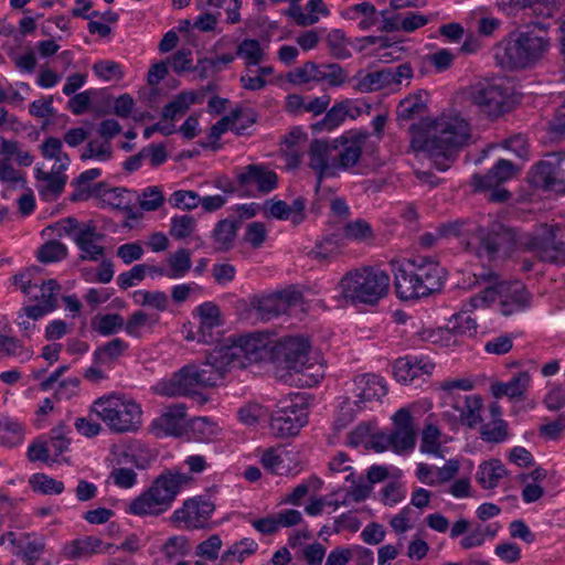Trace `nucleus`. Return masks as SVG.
Instances as JSON below:
<instances>
[{
	"label": "nucleus",
	"instance_id": "nucleus-1",
	"mask_svg": "<svg viewBox=\"0 0 565 565\" xmlns=\"http://www.w3.org/2000/svg\"><path fill=\"white\" fill-rule=\"evenodd\" d=\"M279 358H284L288 370L301 374L299 382L302 385L313 386L323 377L319 353L302 338L276 341L269 333L255 332L228 338L212 351V361L218 363L223 373L228 367H244L259 360Z\"/></svg>",
	"mask_w": 565,
	"mask_h": 565
},
{
	"label": "nucleus",
	"instance_id": "nucleus-2",
	"mask_svg": "<svg viewBox=\"0 0 565 565\" xmlns=\"http://www.w3.org/2000/svg\"><path fill=\"white\" fill-rule=\"evenodd\" d=\"M411 148L427 156L440 171L450 167L456 153L470 139V126L458 113L424 118L409 128Z\"/></svg>",
	"mask_w": 565,
	"mask_h": 565
},
{
	"label": "nucleus",
	"instance_id": "nucleus-3",
	"mask_svg": "<svg viewBox=\"0 0 565 565\" xmlns=\"http://www.w3.org/2000/svg\"><path fill=\"white\" fill-rule=\"evenodd\" d=\"M192 480L190 475L179 470L164 471L126 504L125 512L139 518L160 516L172 508Z\"/></svg>",
	"mask_w": 565,
	"mask_h": 565
},
{
	"label": "nucleus",
	"instance_id": "nucleus-4",
	"mask_svg": "<svg viewBox=\"0 0 565 565\" xmlns=\"http://www.w3.org/2000/svg\"><path fill=\"white\" fill-rule=\"evenodd\" d=\"M444 282V269L433 260L420 258L394 265V286L403 300L427 297L440 290Z\"/></svg>",
	"mask_w": 565,
	"mask_h": 565
},
{
	"label": "nucleus",
	"instance_id": "nucleus-5",
	"mask_svg": "<svg viewBox=\"0 0 565 565\" xmlns=\"http://www.w3.org/2000/svg\"><path fill=\"white\" fill-rule=\"evenodd\" d=\"M89 412L114 433H134L143 423L141 405L125 394H105L93 402Z\"/></svg>",
	"mask_w": 565,
	"mask_h": 565
},
{
	"label": "nucleus",
	"instance_id": "nucleus-6",
	"mask_svg": "<svg viewBox=\"0 0 565 565\" xmlns=\"http://www.w3.org/2000/svg\"><path fill=\"white\" fill-rule=\"evenodd\" d=\"M224 376L217 362L212 361V352L206 361L189 364L169 379L158 382L154 390L164 396H181L196 393L200 388L216 385Z\"/></svg>",
	"mask_w": 565,
	"mask_h": 565
},
{
	"label": "nucleus",
	"instance_id": "nucleus-7",
	"mask_svg": "<svg viewBox=\"0 0 565 565\" xmlns=\"http://www.w3.org/2000/svg\"><path fill=\"white\" fill-rule=\"evenodd\" d=\"M390 288V276L380 269L361 268L348 273L339 282L338 291L352 303L375 305Z\"/></svg>",
	"mask_w": 565,
	"mask_h": 565
},
{
	"label": "nucleus",
	"instance_id": "nucleus-8",
	"mask_svg": "<svg viewBox=\"0 0 565 565\" xmlns=\"http://www.w3.org/2000/svg\"><path fill=\"white\" fill-rule=\"evenodd\" d=\"M548 49L546 32L539 24L503 42L495 57L507 67H525L539 60Z\"/></svg>",
	"mask_w": 565,
	"mask_h": 565
},
{
	"label": "nucleus",
	"instance_id": "nucleus-9",
	"mask_svg": "<svg viewBox=\"0 0 565 565\" xmlns=\"http://www.w3.org/2000/svg\"><path fill=\"white\" fill-rule=\"evenodd\" d=\"M431 408V401L423 398L399 408L392 415L393 430L390 434L394 452L405 454L414 449L416 444L414 419L423 416Z\"/></svg>",
	"mask_w": 565,
	"mask_h": 565
},
{
	"label": "nucleus",
	"instance_id": "nucleus-10",
	"mask_svg": "<svg viewBox=\"0 0 565 565\" xmlns=\"http://www.w3.org/2000/svg\"><path fill=\"white\" fill-rule=\"evenodd\" d=\"M308 422L307 399L300 394H291L276 405L270 416V430L278 437L297 435Z\"/></svg>",
	"mask_w": 565,
	"mask_h": 565
},
{
	"label": "nucleus",
	"instance_id": "nucleus-11",
	"mask_svg": "<svg viewBox=\"0 0 565 565\" xmlns=\"http://www.w3.org/2000/svg\"><path fill=\"white\" fill-rule=\"evenodd\" d=\"M483 279L489 282L484 288H491L497 294L494 301H500L503 315H512L529 306L531 297L522 282L498 281V277L493 274L483 276Z\"/></svg>",
	"mask_w": 565,
	"mask_h": 565
},
{
	"label": "nucleus",
	"instance_id": "nucleus-12",
	"mask_svg": "<svg viewBox=\"0 0 565 565\" xmlns=\"http://www.w3.org/2000/svg\"><path fill=\"white\" fill-rule=\"evenodd\" d=\"M511 95L510 82L505 78H493L478 84L472 93L475 103L484 108L491 115L505 110Z\"/></svg>",
	"mask_w": 565,
	"mask_h": 565
},
{
	"label": "nucleus",
	"instance_id": "nucleus-13",
	"mask_svg": "<svg viewBox=\"0 0 565 565\" xmlns=\"http://www.w3.org/2000/svg\"><path fill=\"white\" fill-rule=\"evenodd\" d=\"M483 399L478 394L466 395L457 399L450 409L441 413V418L451 429L459 425L473 428L482 423Z\"/></svg>",
	"mask_w": 565,
	"mask_h": 565
},
{
	"label": "nucleus",
	"instance_id": "nucleus-14",
	"mask_svg": "<svg viewBox=\"0 0 565 565\" xmlns=\"http://www.w3.org/2000/svg\"><path fill=\"white\" fill-rule=\"evenodd\" d=\"M369 138L366 131L350 129L333 138L339 174L353 169L360 161L362 149Z\"/></svg>",
	"mask_w": 565,
	"mask_h": 565
},
{
	"label": "nucleus",
	"instance_id": "nucleus-15",
	"mask_svg": "<svg viewBox=\"0 0 565 565\" xmlns=\"http://www.w3.org/2000/svg\"><path fill=\"white\" fill-rule=\"evenodd\" d=\"M473 467L475 465L470 459L452 458L447 460L440 468L419 462L416 466L415 475L422 483L436 487L450 481L460 471L466 472V476H470Z\"/></svg>",
	"mask_w": 565,
	"mask_h": 565
},
{
	"label": "nucleus",
	"instance_id": "nucleus-16",
	"mask_svg": "<svg viewBox=\"0 0 565 565\" xmlns=\"http://www.w3.org/2000/svg\"><path fill=\"white\" fill-rule=\"evenodd\" d=\"M495 292L491 288H483L479 294L471 297L469 301L463 302L459 312L452 315L449 324L457 333L473 337L477 333V322L471 317L476 309L488 308L494 302Z\"/></svg>",
	"mask_w": 565,
	"mask_h": 565
},
{
	"label": "nucleus",
	"instance_id": "nucleus-17",
	"mask_svg": "<svg viewBox=\"0 0 565 565\" xmlns=\"http://www.w3.org/2000/svg\"><path fill=\"white\" fill-rule=\"evenodd\" d=\"M334 151L333 139L321 138L310 142L308 167L315 172L319 182L339 175Z\"/></svg>",
	"mask_w": 565,
	"mask_h": 565
},
{
	"label": "nucleus",
	"instance_id": "nucleus-18",
	"mask_svg": "<svg viewBox=\"0 0 565 565\" xmlns=\"http://www.w3.org/2000/svg\"><path fill=\"white\" fill-rule=\"evenodd\" d=\"M214 511V504L205 498L194 497L186 499L182 505L171 514L174 526L201 529L204 527Z\"/></svg>",
	"mask_w": 565,
	"mask_h": 565
},
{
	"label": "nucleus",
	"instance_id": "nucleus-19",
	"mask_svg": "<svg viewBox=\"0 0 565 565\" xmlns=\"http://www.w3.org/2000/svg\"><path fill=\"white\" fill-rule=\"evenodd\" d=\"M195 315L199 319L198 330L196 332L189 331L185 339L207 344L217 341L223 326L218 307L206 301L195 308Z\"/></svg>",
	"mask_w": 565,
	"mask_h": 565
},
{
	"label": "nucleus",
	"instance_id": "nucleus-20",
	"mask_svg": "<svg viewBox=\"0 0 565 565\" xmlns=\"http://www.w3.org/2000/svg\"><path fill=\"white\" fill-rule=\"evenodd\" d=\"M543 260L565 263V227L542 226L532 244Z\"/></svg>",
	"mask_w": 565,
	"mask_h": 565
},
{
	"label": "nucleus",
	"instance_id": "nucleus-21",
	"mask_svg": "<svg viewBox=\"0 0 565 565\" xmlns=\"http://www.w3.org/2000/svg\"><path fill=\"white\" fill-rule=\"evenodd\" d=\"M372 236L373 232L370 224L363 220H356L344 226L341 238L330 236L319 242L315 248V254L319 258H328L339 253L342 241L366 242Z\"/></svg>",
	"mask_w": 565,
	"mask_h": 565
},
{
	"label": "nucleus",
	"instance_id": "nucleus-22",
	"mask_svg": "<svg viewBox=\"0 0 565 565\" xmlns=\"http://www.w3.org/2000/svg\"><path fill=\"white\" fill-rule=\"evenodd\" d=\"M450 231L456 235L471 234V237L467 241V246L475 250L479 256L487 254L491 256L494 254L502 242L504 241L508 233H497L494 237L486 235L484 230L477 226L473 223H455L451 225Z\"/></svg>",
	"mask_w": 565,
	"mask_h": 565
},
{
	"label": "nucleus",
	"instance_id": "nucleus-23",
	"mask_svg": "<svg viewBox=\"0 0 565 565\" xmlns=\"http://www.w3.org/2000/svg\"><path fill=\"white\" fill-rule=\"evenodd\" d=\"M435 362L424 355H406L397 359L393 364V375L398 383L409 384L415 379L431 375Z\"/></svg>",
	"mask_w": 565,
	"mask_h": 565
},
{
	"label": "nucleus",
	"instance_id": "nucleus-24",
	"mask_svg": "<svg viewBox=\"0 0 565 565\" xmlns=\"http://www.w3.org/2000/svg\"><path fill=\"white\" fill-rule=\"evenodd\" d=\"M260 463L263 467L276 475L298 473L300 471V460L298 452L282 447L267 448L260 454Z\"/></svg>",
	"mask_w": 565,
	"mask_h": 565
},
{
	"label": "nucleus",
	"instance_id": "nucleus-25",
	"mask_svg": "<svg viewBox=\"0 0 565 565\" xmlns=\"http://www.w3.org/2000/svg\"><path fill=\"white\" fill-rule=\"evenodd\" d=\"M185 426V407L182 404H174L151 422L150 431L158 438L179 436Z\"/></svg>",
	"mask_w": 565,
	"mask_h": 565
},
{
	"label": "nucleus",
	"instance_id": "nucleus-26",
	"mask_svg": "<svg viewBox=\"0 0 565 565\" xmlns=\"http://www.w3.org/2000/svg\"><path fill=\"white\" fill-rule=\"evenodd\" d=\"M367 106L359 100L347 99L332 106L320 122L313 128L316 130L332 131L340 127L347 119H356L361 116Z\"/></svg>",
	"mask_w": 565,
	"mask_h": 565
},
{
	"label": "nucleus",
	"instance_id": "nucleus-27",
	"mask_svg": "<svg viewBox=\"0 0 565 565\" xmlns=\"http://www.w3.org/2000/svg\"><path fill=\"white\" fill-rule=\"evenodd\" d=\"M339 14L345 21L356 25L361 31H367L380 23L381 13L367 1L349 4L339 10Z\"/></svg>",
	"mask_w": 565,
	"mask_h": 565
},
{
	"label": "nucleus",
	"instance_id": "nucleus-28",
	"mask_svg": "<svg viewBox=\"0 0 565 565\" xmlns=\"http://www.w3.org/2000/svg\"><path fill=\"white\" fill-rule=\"evenodd\" d=\"M387 394V385L383 377L375 374L359 375L354 380L355 403L379 401Z\"/></svg>",
	"mask_w": 565,
	"mask_h": 565
},
{
	"label": "nucleus",
	"instance_id": "nucleus-29",
	"mask_svg": "<svg viewBox=\"0 0 565 565\" xmlns=\"http://www.w3.org/2000/svg\"><path fill=\"white\" fill-rule=\"evenodd\" d=\"M277 174L263 166H248L238 174L241 185L266 193L277 186Z\"/></svg>",
	"mask_w": 565,
	"mask_h": 565
},
{
	"label": "nucleus",
	"instance_id": "nucleus-30",
	"mask_svg": "<svg viewBox=\"0 0 565 565\" xmlns=\"http://www.w3.org/2000/svg\"><path fill=\"white\" fill-rule=\"evenodd\" d=\"M308 140V134L301 126L292 127L281 141V152L285 157L286 168L295 170L301 162V149Z\"/></svg>",
	"mask_w": 565,
	"mask_h": 565
},
{
	"label": "nucleus",
	"instance_id": "nucleus-31",
	"mask_svg": "<svg viewBox=\"0 0 565 565\" xmlns=\"http://www.w3.org/2000/svg\"><path fill=\"white\" fill-rule=\"evenodd\" d=\"M102 238L103 236L93 226L83 225L75 235V244L81 252L79 257L84 260H100L105 253Z\"/></svg>",
	"mask_w": 565,
	"mask_h": 565
},
{
	"label": "nucleus",
	"instance_id": "nucleus-32",
	"mask_svg": "<svg viewBox=\"0 0 565 565\" xmlns=\"http://www.w3.org/2000/svg\"><path fill=\"white\" fill-rule=\"evenodd\" d=\"M297 299L298 296L291 292L264 296L256 302L257 313L262 320H270L280 313L287 312Z\"/></svg>",
	"mask_w": 565,
	"mask_h": 565
},
{
	"label": "nucleus",
	"instance_id": "nucleus-33",
	"mask_svg": "<svg viewBox=\"0 0 565 565\" xmlns=\"http://www.w3.org/2000/svg\"><path fill=\"white\" fill-rule=\"evenodd\" d=\"M509 472L499 459L482 461L476 471V480L484 490H492L502 486L508 479Z\"/></svg>",
	"mask_w": 565,
	"mask_h": 565
},
{
	"label": "nucleus",
	"instance_id": "nucleus-34",
	"mask_svg": "<svg viewBox=\"0 0 565 565\" xmlns=\"http://www.w3.org/2000/svg\"><path fill=\"white\" fill-rule=\"evenodd\" d=\"M532 376L527 371H521L513 375L508 382L495 381L490 385V393L494 398H519L529 390Z\"/></svg>",
	"mask_w": 565,
	"mask_h": 565
},
{
	"label": "nucleus",
	"instance_id": "nucleus-35",
	"mask_svg": "<svg viewBox=\"0 0 565 565\" xmlns=\"http://www.w3.org/2000/svg\"><path fill=\"white\" fill-rule=\"evenodd\" d=\"M515 174V167L510 161L501 159L487 174L473 175L472 184L477 190L495 189L499 184L511 180Z\"/></svg>",
	"mask_w": 565,
	"mask_h": 565
},
{
	"label": "nucleus",
	"instance_id": "nucleus-36",
	"mask_svg": "<svg viewBox=\"0 0 565 565\" xmlns=\"http://www.w3.org/2000/svg\"><path fill=\"white\" fill-rule=\"evenodd\" d=\"M412 77L413 70L407 63L396 67H387L369 75L372 89H379L384 86L399 87L404 82L408 84Z\"/></svg>",
	"mask_w": 565,
	"mask_h": 565
},
{
	"label": "nucleus",
	"instance_id": "nucleus-37",
	"mask_svg": "<svg viewBox=\"0 0 565 565\" xmlns=\"http://www.w3.org/2000/svg\"><path fill=\"white\" fill-rule=\"evenodd\" d=\"M203 93L196 90L181 92L173 97L162 109V118L167 122H174V120L182 117L193 105L201 104L203 100Z\"/></svg>",
	"mask_w": 565,
	"mask_h": 565
},
{
	"label": "nucleus",
	"instance_id": "nucleus-38",
	"mask_svg": "<svg viewBox=\"0 0 565 565\" xmlns=\"http://www.w3.org/2000/svg\"><path fill=\"white\" fill-rule=\"evenodd\" d=\"M65 171L55 168H51V171H45L40 167L35 168L34 172L35 179L39 182V191L44 199H55L63 191L67 179Z\"/></svg>",
	"mask_w": 565,
	"mask_h": 565
},
{
	"label": "nucleus",
	"instance_id": "nucleus-39",
	"mask_svg": "<svg viewBox=\"0 0 565 565\" xmlns=\"http://www.w3.org/2000/svg\"><path fill=\"white\" fill-rule=\"evenodd\" d=\"M565 160V156L559 153H551L547 158L536 164L531 173L532 182L536 186H551L556 180L558 169L563 161Z\"/></svg>",
	"mask_w": 565,
	"mask_h": 565
},
{
	"label": "nucleus",
	"instance_id": "nucleus-40",
	"mask_svg": "<svg viewBox=\"0 0 565 565\" xmlns=\"http://www.w3.org/2000/svg\"><path fill=\"white\" fill-rule=\"evenodd\" d=\"M449 438L444 436L440 430L434 425H427L420 437L419 450L423 454L443 458L447 452L445 445Z\"/></svg>",
	"mask_w": 565,
	"mask_h": 565
},
{
	"label": "nucleus",
	"instance_id": "nucleus-41",
	"mask_svg": "<svg viewBox=\"0 0 565 565\" xmlns=\"http://www.w3.org/2000/svg\"><path fill=\"white\" fill-rule=\"evenodd\" d=\"M158 323V315L138 310L125 322V331L129 337L141 338L145 334L151 333Z\"/></svg>",
	"mask_w": 565,
	"mask_h": 565
},
{
	"label": "nucleus",
	"instance_id": "nucleus-42",
	"mask_svg": "<svg viewBox=\"0 0 565 565\" xmlns=\"http://www.w3.org/2000/svg\"><path fill=\"white\" fill-rule=\"evenodd\" d=\"M104 550L103 542L96 536H84L64 546V555L70 559L88 557Z\"/></svg>",
	"mask_w": 565,
	"mask_h": 565
},
{
	"label": "nucleus",
	"instance_id": "nucleus-43",
	"mask_svg": "<svg viewBox=\"0 0 565 565\" xmlns=\"http://www.w3.org/2000/svg\"><path fill=\"white\" fill-rule=\"evenodd\" d=\"M301 520V513L297 510H285L274 515L255 520L252 525L256 530H277L297 525Z\"/></svg>",
	"mask_w": 565,
	"mask_h": 565
},
{
	"label": "nucleus",
	"instance_id": "nucleus-44",
	"mask_svg": "<svg viewBox=\"0 0 565 565\" xmlns=\"http://www.w3.org/2000/svg\"><path fill=\"white\" fill-rule=\"evenodd\" d=\"M428 102V94L418 90L402 99L397 106V119L409 120L424 113Z\"/></svg>",
	"mask_w": 565,
	"mask_h": 565
},
{
	"label": "nucleus",
	"instance_id": "nucleus-45",
	"mask_svg": "<svg viewBox=\"0 0 565 565\" xmlns=\"http://www.w3.org/2000/svg\"><path fill=\"white\" fill-rule=\"evenodd\" d=\"M41 154L44 159L54 161L52 168L67 170L70 167V157L63 151L62 140L56 137H47L43 140Z\"/></svg>",
	"mask_w": 565,
	"mask_h": 565
},
{
	"label": "nucleus",
	"instance_id": "nucleus-46",
	"mask_svg": "<svg viewBox=\"0 0 565 565\" xmlns=\"http://www.w3.org/2000/svg\"><path fill=\"white\" fill-rule=\"evenodd\" d=\"M7 329V323H0V352L12 355L21 362L30 360L33 351L24 348L18 339L9 335Z\"/></svg>",
	"mask_w": 565,
	"mask_h": 565
},
{
	"label": "nucleus",
	"instance_id": "nucleus-47",
	"mask_svg": "<svg viewBox=\"0 0 565 565\" xmlns=\"http://www.w3.org/2000/svg\"><path fill=\"white\" fill-rule=\"evenodd\" d=\"M191 266L192 260L190 252L181 248L170 254L167 258V277L170 279H181L186 276Z\"/></svg>",
	"mask_w": 565,
	"mask_h": 565
},
{
	"label": "nucleus",
	"instance_id": "nucleus-48",
	"mask_svg": "<svg viewBox=\"0 0 565 565\" xmlns=\"http://www.w3.org/2000/svg\"><path fill=\"white\" fill-rule=\"evenodd\" d=\"M128 343L122 339L116 338L98 347L94 351V358L98 363L108 364L113 367L114 362L119 359L128 349Z\"/></svg>",
	"mask_w": 565,
	"mask_h": 565
},
{
	"label": "nucleus",
	"instance_id": "nucleus-49",
	"mask_svg": "<svg viewBox=\"0 0 565 565\" xmlns=\"http://www.w3.org/2000/svg\"><path fill=\"white\" fill-rule=\"evenodd\" d=\"M320 68L321 65H317L313 62H308L302 66L290 71L287 74V81L295 86L321 82L323 75H321Z\"/></svg>",
	"mask_w": 565,
	"mask_h": 565
},
{
	"label": "nucleus",
	"instance_id": "nucleus-50",
	"mask_svg": "<svg viewBox=\"0 0 565 565\" xmlns=\"http://www.w3.org/2000/svg\"><path fill=\"white\" fill-rule=\"evenodd\" d=\"M29 484L34 492L45 495L61 494L65 487L61 480H57L45 473H34L29 479Z\"/></svg>",
	"mask_w": 565,
	"mask_h": 565
},
{
	"label": "nucleus",
	"instance_id": "nucleus-51",
	"mask_svg": "<svg viewBox=\"0 0 565 565\" xmlns=\"http://www.w3.org/2000/svg\"><path fill=\"white\" fill-rule=\"evenodd\" d=\"M134 301L136 305L150 307L158 311H166L169 307V297L161 290H136L134 292Z\"/></svg>",
	"mask_w": 565,
	"mask_h": 565
},
{
	"label": "nucleus",
	"instance_id": "nucleus-52",
	"mask_svg": "<svg viewBox=\"0 0 565 565\" xmlns=\"http://www.w3.org/2000/svg\"><path fill=\"white\" fill-rule=\"evenodd\" d=\"M93 329L100 335L107 337L125 330V321L117 313L98 315L93 319Z\"/></svg>",
	"mask_w": 565,
	"mask_h": 565
},
{
	"label": "nucleus",
	"instance_id": "nucleus-53",
	"mask_svg": "<svg viewBox=\"0 0 565 565\" xmlns=\"http://www.w3.org/2000/svg\"><path fill=\"white\" fill-rule=\"evenodd\" d=\"M92 70L95 76L105 83L118 82L125 75L122 65L110 60H102L96 62Z\"/></svg>",
	"mask_w": 565,
	"mask_h": 565
},
{
	"label": "nucleus",
	"instance_id": "nucleus-54",
	"mask_svg": "<svg viewBox=\"0 0 565 565\" xmlns=\"http://www.w3.org/2000/svg\"><path fill=\"white\" fill-rule=\"evenodd\" d=\"M267 45L262 46L256 40H244L237 50V55L247 66L258 65L265 56Z\"/></svg>",
	"mask_w": 565,
	"mask_h": 565
},
{
	"label": "nucleus",
	"instance_id": "nucleus-55",
	"mask_svg": "<svg viewBox=\"0 0 565 565\" xmlns=\"http://www.w3.org/2000/svg\"><path fill=\"white\" fill-rule=\"evenodd\" d=\"M113 148L109 140H90L84 148L82 160H96L106 162L111 158Z\"/></svg>",
	"mask_w": 565,
	"mask_h": 565
},
{
	"label": "nucleus",
	"instance_id": "nucleus-56",
	"mask_svg": "<svg viewBox=\"0 0 565 565\" xmlns=\"http://www.w3.org/2000/svg\"><path fill=\"white\" fill-rule=\"evenodd\" d=\"M258 547V544L250 540L244 539L239 542L234 543L222 556L225 563H242L247 556L254 554Z\"/></svg>",
	"mask_w": 565,
	"mask_h": 565
},
{
	"label": "nucleus",
	"instance_id": "nucleus-57",
	"mask_svg": "<svg viewBox=\"0 0 565 565\" xmlns=\"http://www.w3.org/2000/svg\"><path fill=\"white\" fill-rule=\"evenodd\" d=\"M0 183L9 188H24L26 183L24 173L17 170L8 157L0 158Z\"/></svg>",
	"mask_w": 565,
	"mask_h": 565
},
{
	"label": "nucleus",
	"instance_id": "nucleus-58",
	"mask_svg": "<svg viewBox=\"0 0 565 565\" xmlns=\"http://www.w3.org/2000/svg\"><path fill=\"white\" fill-rule=\"evenodd\" d=\"M256 113L252 108H237L228 115L231 130L237 135L245 134L256 121Z\"/></svg>",
	"mask_w": 565,
	"mask_h": 565
},
{
	"label": "nucleus",
	"instance_id": "nucleus-59",
	"mask_svg": "<svg viewBox=\"0 0 565 565\" xmlns=\"http://www.w3.org/2000/svg\"><path fill=\"white\" fill-rule=\"evenodd\" d=\"M60 291V285L55 279H49L33 291V297H29L30 300H34L41 305L46 302L52 305V311L57 308V294Z\"/></svg>",
	"mask_w": 565,
	"mask_h": 565
},
{
	"label": "nucleus",
	"instance_id": "nucleus-60",
	"mask_svg": "<svg viewBox=\"0 0 565 565\" xmlns=\"http://www.w3.org/2000/svg\"><path fill=\"white\" fill-rule=\"evenodd\" d=\"M8 539L15 546L14 554L21 555L26 562L34 563L36 562L41 553L44 548V543L42 541H28L25 544L18 543L15 544L14 532H8Z\"/></svg>",
	"mask_w": 565,
	"mask_h": 565
},
{
	"label": "nucleus",
	"instance_id": "nucleus-61",
	"mask_svg": "<svg viewBox=\"0 0 565 565\" xmlns=\"http://www.w3.org/2000/svg\"><path fill=\"white\" fill-rule=\"evenodd\" d=\"M202 294L201 287L196 282H182L171 287V299L180 306L186 301H196Z\"/></svg>",
	"mask_w": 565,
	"mask_h": 565
},
{
	"label": "nucleus",
	"instance_id": "nucleus-62",
	"mask_svg": "<svg viewBox=\"0 0 565 565\" xmlns=\"http://www.w3.org/2000/svg\"><path fill=\"white\" fill-rule=\"evenodd\" d=\"M99 204L104 207L125 209L128 204L127 191L121 188L98 189Z\"/></svg>",
	"mask_w": 565,
	"mask_h": 565
},
{
	"label": "nucleus",
	"instance_id": "nucleus-63",
	"mask_svg": "<svg viewBox=\"0 0 565 565\" xmlns=\"http://www.w3.org/2000/svg\"><path fill=\"white\" fill-rule=\"evenodd\" d=\"M195 228L196 222L190 215H177L171 217L170 235L178 241L191 237Z\"/></svg>",
	"mask_w": 565,
	"mask_h": 565
},
{
	"label": "nucleus",
	"instance_id": "nucleus-64",
	"mask_svg": "<svg viewBox=\"0 0 565 565\" xmlns=\"http://www.w3.org/2000/svg\"><path fill=\"white\" fill-rule=\"evenodd\" d=\"M0 438L9 447H15L24 440L23 426L14 420H6L0 427Z\"/></svg>",
	"mask_w": 565,
	"mask_h": 565
}]
</instances>
